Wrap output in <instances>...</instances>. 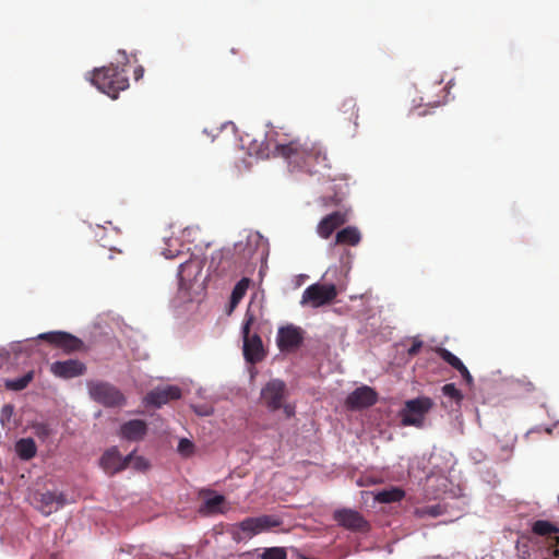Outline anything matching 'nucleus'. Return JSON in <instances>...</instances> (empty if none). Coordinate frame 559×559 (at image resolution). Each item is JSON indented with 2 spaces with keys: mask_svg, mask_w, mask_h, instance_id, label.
<instances>
[{
  "mask_svg": "<svg viewBox=\"0 0 559 559\" xmlns=\"http://www.w3.org/2000/svg\"><path fill=\"white\" fill-rule=\"evenodd\" d=\"M258 155L262 158L283 157L290 167L310 174L319 171V167H328L326 155L322 147L314 142H301L299 139L283 142L269 134Z\"/></svg>",
  "mask_w": 559,
  "mask_h": 559,
  "instance_id": "f257e3e1",
  "label": "nucleus"
},
{
  "mask_svg": "<svg viewBox=\"0 0 559 559\" xmlns=\"http://www.w3.org/2000/svg\"><path fill=\"white\" fill-rule=\"evenodd\" d=\"M91 82L100 92L107 94L114 99L118 97V94L121 91L129 87V80L126 75L124 69L112 63L108 67L95 69L93 71Z\"/></svg>",
  "mask_w": 559,
  "mask_h": 559,
  "instance_id": "f03ea898",
  "label": "nucleus"
},
{
  "mask_svg": "<svg viewBox=\"0 0 559 559\" xmlns=\"http://www.w3.org/2000/svg\"><path fill=\"white\" fill-rule=\"evenodd\" d=\"M254 321L255 316L249 307L245 314L241 334L243 340V357L252 365L262 361L266 355L260 335L250 333L251 325Z\"/></svg>",
  "mask_w": 559,
  "mask_h": 559,
  "instance_id": "7ed1b4c3",
  "label": "nucleus"
},
{
  "mask_svg": "<svg viewBox=\"0 0 559 559\" xmlns=\"http://www.w3.org/2000/svg\"><path fill=\"white\" fill-rule=\"evenodd\" d=\"M435 403L428 396H419L405 402L404 407L400 412L401 423L403 426H413L423 428L426 415L432 409Z\"/></svg>",
  "mask_w": 559,
  "mask_h": 559,
  "instance_id": "20e7f679",
  "label": "nucleus"
},
{
  "mask_svg": "<svg viewBox=\"0 0 559 559\" xmlns=\"http://www.w3.org/2000/svg\"><path fill=\"white\" fill-rule=\"evenodd\" d=\"M87 389L91 399L105 407H120L126 404L122 392L109 382L88 381Z\"/></svg>",
  "mask_w": 559,
  "mask_h": 559,
  "instance_id": "39448f33",
  "label": "nucleus"
},
{
  "mask_svg": "<svg viewBox=\"0 0 559 559\" xmlns=\"http://www.w3.org/2000/svg\"><path fill=\"white\" fill-rule=\"evenodd\" d=\"M336 296L337 289L334 284L316 283L304 290L300 304L302 306L310 305L313 308H319L332 302Z\"/></svg>",
  "mask_w": 559,
  "mask_h": 559,
  "instance_id": "423d86ee",
  "label": "nucleus"
},
{
  "mask_svg": "<svg viewBox=\"0 0 559 559\" xmlns=\"http://www.w3.org/2000/svg\"><path fill=\"white\" fill-rule=\"evenodd\" d=\"M287 397V388L283 380L272 379L261 390V402L270 411L282 408Z\"/></svg>",
  "mask_w": 559,
  "mask_h": 559,
  "instance_id": "0eeeda50",
  "label": "nucleus"
},
{
  "mask_svg": "<svg viewBox=\"0 0 559 559\" xmlns=\"http://www.w3.org/2000/svg\"><path fill=\"white\" fill-rule=\"evenodd\" d=\"M334 521L342 527L353 532H368L370 525L368 521L356 510L337 509L333 513Z\"/></svg>",
  "mask_w": 559,
  "mask_h": 559,
  "instance_id": "6e6552de",
  "label": "nucleus"
},
{
  "mask_svg": "<svg viewBox=\"0 0 559 559\" xmlns=\"http://www.w3.org/2000/svg\"><path fill=\"white\" fill-rule=\"evenodd\" d=\"M38 338L62 348L68 354L80 352L84 347V343L80 338L61 331L41 333Z\"/></svg>",
  "mask_w": 559,
  "mask_h": 559,
  "instance_id": "1a4fd4ad",
  "label": "nucleus"
},
{
  "mask_svg": "<svg viewBox=\"0 0 559 559\" xmlns=\"http://www.w3.org/2000/svg\"><path fill=\"white\" fill-rule=\"evenodd\" d=\"M535 535L545 537L549 545L552 559H559V527L546 520H537L532 525Z\"/></svg>",
  "mask_w": 559,
  "mask_h": 559,
  "instance_id": "9d476101",
  "label": "nucleus"
},
{
  "mask_svg": "<svg viewBox=\"0 0 559 559\" xmlns=\"http://www.w3.org/2000/svg\"><path fill=\"white\" fill-rule=\"evenodd\" d=\"M377 392L367 385H362L354 390L345 401V405L349 409H361L370 407L377 403Z\"/></svg>",
  "mask_w": 559,
  "mask_h": 559,
  "instance_id": "9b49d317",
  "label": "nucleus"
},
{
  "mask_svg": "<svg viewBox=\"0 0 559 559\" xmlns=\"http://www.w3.org/2000/svg\"><path fill=\"white\" fill-rule=\"evenodd\" d=\"M304 341L302 331L294 325L282 326L278 330L276 343L281 352H290L298 348Z\"/></svg>",
  "mask_w": 559,
  "mask_h": 559,
  "instance_id": "f8f14e48",
  "label": "nucleus"
},
{
  "mask_svg": "<svg viewBox=\"0 0 559 559\" xmlns=\"http://www.w3.org/2000/svg\"><path fill=\"white\" fill-rule=\"evenodd\" d=\"M133 457V453L122 457L116 447L107 450L100 457V466L103 469L112 475L119 473L130 465V460Z\"/></svg>",
  "mask_w": 559,
  "mask_h": 559,
  "instance_id": "ddd939ff",
  "label": "nucleus"
},
{
  "mask_svg": "<svg viewBox=\"0 0 559 559\" xmlns=\"http://www.w3.org/2000/svg\"><path fill=\"white\" fill-rule=\"evenodd\" d=\"M50 371L58 378L72 379L83 376L86 371V366L78 359H68L52 362Z\"/></svg>",
  "mask_w": 559,
  "mask_h": 559,
  "instance_id": "4468645a",
  "label": "nucleus"
},
{
  "mask_svg": "<svg viewBox=\"0 0 559 559\" xmlns=\"http://www.w3.org/2000/svg\"><path fill=\"white\" fill-rule=\"evenodd\" d=\"M34 500L37 508L45 515H49L52 512L58 511L66 503L63 493H58L55 491L36 492L34 495Z\"/></svg>",
  "mask_w": 559,
  "mask_h": 559,
  "instance_id": "2eb2a0df",
  "label": "nucleus"
},
{
  "mask_svg": "<svg viewBox=\"0 0 559 559\" xmlns=\"http://www.w3.org/2000/svg\"><path fill=\"white\" fill-rule=\"evenodd\" d=\"M180 397L181 390L178 386L167 385L165 388H156L150 391L144 397V403L146 405L160 407L162 405L168 403L169 401L178 400Z\"/></svg>",
  "mask_w": 559,
  "mask_h": 559,
  "instance_id": "dca6fc26",
  "label": "nucleus"
},
{
  "mask_svg": "<svg viewBox=\"0 0 559 559\" xmlns=\"http://www.w3.org/2000/svg\"><path fill=\"white\" fill-rule=\"evenodd\" d=\"M227 533L236 543L251 539L253 536L259 534L253 516L246 518L239 523L229 525Z\"/></svg>",
  "mask_w": 559,
  "mask_h": 559,
  "instance_id": "f3484780",
  "label": "nucleus"
},
{
  "mask_svg": "<svg viewBox=\"0 0 559 559\" xmlns=\"http://www.w3.org/2000/svg\"><path fill=\"white\" fill-rule=\"evenodd\" d=\"M347 222L346 213L336 211L321 219L317 231L323 239H328L340 226Z\"/></svg>",
  "mask_w": 559,
  "mask_h": 559,
  "instance_id": "a211bd4d",
  "label": "nucleus"
},
{
  "mask_svg": "<svg viewBox=\"0 0 559 559\" xmlns=\"http://www.w3.org/2000/svg\"><path fill=\"white\" fill-rule=\"evenodd\" d=\"M147 433V425L142 419H132L121 425L120 436L128 441H140Z\"/></svg>",
  "mask_w": 559,
  "mask_h": 559,
  "instance_id": "6ab92c4d",
  "label": "nucleus"
},
{
  "mask_svg": "<svg viewBox=\"0 0 559 559\" xmlns=\"http://www.w3.org/2000/svg\"><path fill=\"white\" fill-rule=\"evenodd\" d=\"M361 235L357 227L347 226L340 230L335 237L336 245L357 246L360 242Z\"/></svg>",
  "mask_w": 559,
  "mask_h": 559,
  "instance_id": "aec40b11",
  "label": "nucleus"
},
{
  "mask_svg": "<svg viewBox=\"0 0 559 559\" xmlns=\"http://www.w3.org/2000/svg\"><path fill=\"white\" fill-rule=\"evenodd\" d=\"M253 519L255 520L259 534L270 532L283 524L282 518L272 514H262L259 516H253Z\"/></svg>",
  "mask_w": 559,
  "mask_h": 559,
  "instance_id": "412c9836",
  "label": "nucleus"
},
{
  "mask_svg": "<svg viewBox=\"0 0 559 559\" xmlns=\"http://www.w3.org/2000/svg\"><path fill=\"white\" fill-rule=\"evenodd\" d=\"M15 451L21 460L28 461L36 455L37 447L34 439L23 438L16 442Z\"/></svg>",
  "mask_w": 559,
  "mask_h": 559,
  "instance_id": "4be33fe9",
  "label": "nucleus"
},
{
  "mask_svg": "<svg viewBox=\"0 0 559 559\" xmlns=\"http://www.w3.org/2000/svg\"><path fill=\"white\" fill-rule=\"evenodd\" d=\"M405 497V491L400 487H391L379 490L374 495V500L379 503L399 502Z\"/></svg>",
  "mask_w": 559,
  "mask_h": 559,
  "instance_id": "5701e85b",
  "label": "nucleus"
},
{
  "mask_svg": "<svg viewBox=\"0 0 559 559\" xmlns=\"http://www.w3.org/2000/svg\"><path fill=\"white\" fill-rule=\"evenodd\" d=\"M34 376H35L34 371L31 370V371L26 372L21 378L8 379L4 381V388L9 391H15V392L22 391V390L26 389L28 386V384L33 381Z\"/></svg>",
  "mask_w": 559,
  "mask_h": 559,
  "instance_id": "b1692460",
  "label": "nucleus"
},
{
  "mask_svg": "<svg viewBox=\"0 0 559 559\" xmlns=\"http://www.w3.org/2000/svg\"><path fill=\"white\" fill-rule=\"evenodd\" d=\"M225 503V497L222 495H215L211 498L204 500L203 506L201 507V512H206L209 514L215 513H224L222 510V506Z\"/></svg>",
  "mask_w": 559,
  "mask_h": 559,
  "instance_id": "393cba45",
  "label": "nucleus"
},
{
  "mask_svg": "<svg viewBox=\"0 0 559 559\" xmlns=\"http://www.w3.org/2000/svg\"><path fill=\"white\" fill-rule=\"evenodd\" d=\"M248 286H249L248 278H242L235 285V287L231 292V296H230L229 312H231L237 307L239 301L243 298Z\"/></svg>",
  "mask_w": 559,
  "mask_h": 559,
  "instance_id": "a878e982",
  "label": "nucleus"
},
{
  "mask_svg": "<svg viewBox=\"0 0 559 559\" xmlns=\"http://www.w3.org/2000/svg\"><path fill=\"white\" fill-rule=\"evenodd\" d=\"M436 353L441 359H443L447 364H449L455 370L463 368L464 364L462 362V360L459 357H456L454 354H452L450 350H448L447 348L437 347Z\"/></svg>",
  "mask_w": 559,
  "mask_h": 559,
  "instance_id": "bb28decb",
  "label": "nucleus"
},
{
  "mask_svg": "<svg viewBox=\"0 0 559 559\" xmlns=\"http://www.w3.org/2000/svg\"><path fill=\"white\" fill-rule=\"evenodd\" d=\"M259 557L260 559H287V552L283 547H269L264 548Z\"/></svg>",
  "mask_w": 559,
  "mask_h": 559,
  "instance_id": "cd10ccee",
  "label": "nucleus"
},
{
  "mask_svg": "<svg viewBox=\"0 0 559 559\" xmlns=\"http://www.w3.org/2000/svg\"><path fill=\"white\" fill-rule=\"evenodd\" d=\"M442 394L451 400H453L457 405L461 404L463 400V393L456 388L454 383H447L441 388Z\"/></svg>",
  "mask_w": 559,
  "mask_h": 559,
  "instance_id": "c85d7f7f",
  "label": "nucleus"
},
{
  "mask_svg": "<svg viewBox=\"0 0 559 559\" xmlns=\"http://www.w3.org/2000/svg\"><path fill=\"white\" fill-rule=\"evenodd\" d=\"M193 443L186 438L180 439L177 448L178 452L186 457L190 456L193 453Z\"/></svg>",
  "mask_w": 559,
  "mask_h": 559,
  "instance_id": "c756f323",
  "label": "nucleus"
},
{
  "mask_svg": "<svg viewBox=\"0 0 559 559\" xmlns=\"http://www.w3.org/2000/svg\"><path fill=\"white\" fill-rule=\"evenodd\" d=\"M136 471H145L148 467V462L143 456H138L133 454V457L130 460V465Z\"/></svg>",
  "mask_w": 559,
  "mask_h": 559,
  "instance_id": "7c9ffc66",
  "label": "nucleus"
},
{
  "mask_svg": "<svg viewBox=\"0 0 559 559\" xmlns=\"http://www.w3.org/2000/svg\"><path fill=\"white\" fill-rule=\"evenodd\" d=\"M14 407L11 404H5L2 406L1 415H0V421L2 425H5V423L10 421L11 417L13 416Z\"/></svg>",
  "mask_w": 559,
  "mask_h": 559,
  "instance_id": "2f4dec72",
  "label": "nucleus"
},
{
  "mask_svg": "<svg viewBox=\"0 0 559 559\" xmlns=\"http://www.w3.org/2000/svg\"><path fill=\"white\" fill-rule=\"evenodd\" d=\"M424 343L421 340H419L418 337H414L412 346L407 349L408 356H416L421 349Z\"/></svg>",
  "mask_w": 559,
  "mask_h": 559,
  "instance_id": "473e14b6",
  "label": "nucleus"
},
{
  "mask_svg": "<svg viewBox=\"0 0 559 559\" xmlns=\"http://www.w3.org/2000/svg\"><path fill=\"white\" fill-rule=\"evenodd\" d=\"M518 386L526 393L534 392L536 390L533 382L527 379H519L516 381Z\"/></svg>",
  "mask_w": 559,
  "mask_h": 559,
  "instance_id": "72a5a7b5",
  "label": "nucleus"
},
{
  "mask_svg": "<svg viewBox=\"0 0 559 559\" xmlns=\"http://www.w3.org/2000/svg\"><path fill=\"white\" fill-rule=\"evenodd\" d=\"M457 371L460 372V374L462 376L467 385H473L474 379L465 365L463 366L462 369H459Z\"/></svg>",
  "mask_w": 559,
  "mask_h": 559,
  "instance_id": "f704fd0d",
  "label": "nucleus"
},
{
  "mask_svg": "<svg viewBox=\"0 0 559 559\" xmlns=\"http://www.w3.org/2000/svg\"><path fill=\"white\" fill-rule=\"evenodd\" d=\"M231 257V252L229 249H225V250H221V251H217L216 253L213 254L212 257V263H214V261L216 259H219V261L224 260V259H229Z\"/></svg>",
  "mask_w": 559,
  "mask_h": 559,
  "instance_id": "c9c22d12",
  "label": "nucleus"
},
{
  "mask_svg": "<svg viewBox=\"0 0 559 559\" xmlns=\"http://www.w3.org/2000/svg\"><path fill=\"white\" fill-rule=\"evenodd\" d=\"M343 107L345 108V112L350 111V117L355 115L356 103L353 98L345 100Z\"/></svg>",
  "mask_w": 559,
  "mask_h": 559,
  "instance_id": "e433bc0d",
  "label": "nucleus"
},
{
  "mask_svg": "<svg viewBox=\"0 0 559 559\" xmlns=\"http://www.w3.org/2000/svg\"><path fill=\"white\" fill-rule=\"evenodd\" d=\"M192 263H181L179 265V270H178V275L180 276V278H183V274L187 270H189L190 267H192Z\"/></svg>",
  "mask_w": 559,
  "mask_h": 559,
  "instance_id": "4c0bfd02",
  "label": "nucleus"
},
{
  "mask_svg": "<svg viewBox=\"0 0 559 559\" xmlns=\"http://www.w3.org/2000/svg\"><path fill=\"white\" fill-rule=\"evenodd\" d=\"M133 74H134L135 81H139L140 79H142L143 74H144L143 67L139 66L138 68H135Z\"/></svg>",
  "mask_w": 559,
  "mask_h": 559,
  "instance_id": "58836bf2",
  "label": "nucleus"
},
{
  "mask_svg": "<svg viewBox=\"0 0 559 559\" xmlns=\"http://www.w3.org/2000/svg\"><path fill=\"white\" fill-rule=\"evenodd\" d=\"M282 407H284V412L286 414L287 417H290L294 415V408L289 405H283Z\"/></svg>",
  "mask_w": 559,
  "mask_h": 559,
  "instance_id": "ea45409f",
  "label": "nucleus"
},
{
  "mask_svg": "<svg viewBox=\"0 0 559 559\" xmlns=\"http://www.w3.org/2000/svg\"><path fill=\"white\" fill-rule=\"evenodd\" d=\"M164 255L167 258V259H171L175 257V254H173V252L170 250H167V251H164L163 252Z\"/></svg>",
  "mask_w": 559,
  "mask_h": 559,
  "instance_id": "a19ab883",
  "label": "nucleus"
},
{
  "mask_svg": "<svg viewBox=\"0 0 559 559\" xmlns=\"http://www.w3.org/2000/svg\"><path fill=\"white\" fill-rule=\"evenodd\" d=\"M120 53L122 55L123 60L127 62V61H128V57H127L126 51H124V50H123V51H120Z\"/></svg>",
  "mask_w": 559,
  "mask_h": 559,
  "instance_id": "79ce46f5",
  "label": "nucleus"
},
{
  "mask_svg": "<svg viewBox=\"0 0 559 559\" xmlns=\"http://www.w3.org/2000/svg\"><path fill=\"white\" fill-rule=\"evenodd\" d=\"M430 514L431 515H437V512H435L433 510L430 511Z\"/></svg>",
  "mask_w": 559,
  "mask_h": 559,
  "instance_id": "37998d69",
  "label": "nucleus"
},
{
  "mask_svg": "<svg viewBox=\"0 0 559 559\" xmlns=\"http://www.w3.org/2000/svg\"><path fill=\"white\" fill-rule=\"evenodd\" d=\"M225 271H226V267H225V266H223V267H222V270H221V272H222V273H224Z\"/></svg>",
  "mask_w": 559,
  "mask_h": 559,
  "instance_id": "c03bdc74",
  "label": "nucleus"
}]
</instances>
